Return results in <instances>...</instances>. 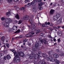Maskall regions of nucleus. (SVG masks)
<instances>
[{"label":"nucleus","instance_id":"09e8293b","mask_svg":"<svg viewBox=\"0 0 64 64\" xmlns=\"http://www.w3.org/2000/svg\"><path fill=\"white\" fill-rule=\"evenodd\" d=\"M53 26V24H50V26Z\"/></svg>","mask_w":64,"mask_h":64},{"label":"nucleus","instance_id":"052dcab7","mask_svg":"<svg viewBox=\"0 0 64 64\" xmlns=\"http://www.w3.org/2000/svg\"><path fill=\"white\" fill-rule=\"evenodd\" d=\"M4 49H5V48L6 47V46H5V45H4Z\"/></svg>","mask_w":64,"mask_h":64},{"label":"nucleus","instance_id":"f257e3e1","mask_svg":"<svg viewBox=\"0 0 64 64\" xmlns=\"http://www.w3.org/2000/svg\"><path fill=\"white\" fill-rule=\"evenodd\" d=\"M10 51L14 53L15 56L14 59V62L18 63L20 61V58H19L20 56H21L22 57L24 56V54L23 52H17L14 50L12 49L10 50Z\"/></svg>","mask_w":64,"mask_h":64},{"label":"nucleus","instance_id":"a19ab883","mask_svg":"<svg viewBox=\"0 0 64 64\" xmlns=\"http://www.w3.org/2000/svg\"><path fill=\"white\" fill-rule=\"evenodd\" d=\"M44 35V33H42L40 34V36H43Z\"/></svg>","mask_w":64,"mask_h":64},{"label":"nucleus","instance_id":"6ab92c4d","mask_svg":"<svg viewBox=\"0 0 64 64\" xmlns=\"http://www.w3.org/2000/svg\"><path fill=\"white\" fill-rule=\"evenodd\" d=\"M33 18H31L30 20V22L31 24H32L33 22Z\"/></svg>","mask_w":64,"mask_h":64},{"label":"nucleus","instance_id":"ea45409f","mask_svg":"<svg viewBox=\"0 0 64 64\" xmlns=\"http://www.w3.org/2000/svg\"><path fill=\"white\" fill-rule=\"evenodd\" d=\"M6 46H7V48H9V44H6Z\"/></svg>","mask_w":64,"mask_h":64},{"label":"nucleus","instance_id":"1a4fd4ad","mask_svg":"<svg viewBox=\"0 0 64 64\" xmlns=\"http://www.w3.org/2000/svg\"><path fill=\"white\" fill-rule=\"evenodd\" d=\"M29 18V16H26L24 17L23 19L24 20H28Z\"/></svg>","mask_w":64,"mask_h":64},{"label":"nucleus","instance_id":"6e6d98bb","mask_svg":"<svg viewBox=\"0 0 64 64\" xmlns=\"http://www.w3.org/2000/svg\"><path fill=\"white\" fill-rule=\"evenodd\" d=\"M62 29H64V26H63L62 27Z\"/></svg>","mask_w":64,"mask_h":64},{"label":"nucleus","instance_id":"72a5a7b5","mask_svg":"<svg viewBox=\"0 0 64 64\" xmlns=\"http://www.w3.org/2000/svg\"><path fill=\"white\" fill-rule=\"evenodd\" d=\"M21 30L22 31H23V30H24V26H22V29H21Z\"/></svg>","mask_w":64,"mask_h":64},{"label":"nucleus","instance_id":"ddd939ff","mask_svg":"<svg viewBox=\"0 0 64 64\" xmlns=\"http://www.w3.org/2000/svg\"><path fill=\"white\" fill-rule=\"evenodd\" d=\"M48 54L50 55H53V52L52 51H50L48 52Z\"/></svg>","mask_w":64,"mask_h":64},{"label":"nucleus","instance_id":"c9c22d12","mask_svg":"<svg viewBox=\"0 0 64 64\" xmlns=\"http://www.w3.org/2000/svg\"><path fill=\"white\" fill-rule=\"evenodd\" d=\"M28 40L27 39H25L23 40V41L24 42H26Z\"/></svg>","mask_w":64,"mask_h":64},{"label":"nucleus","instance_id":"7c9ffc66","mask_svg":"<svg viewBox=\"0 0 64 64\" xmlns=\"http://www.w3.org/2000/svg\"><path fill=\"white\" fill-rule=\"evenodd\" d=\"M24 9H25V8L24 7L21 8L20 9V10H24Z\"/></svg>","mask_w":64,"mask_h":64},{"label":"nucleus","instance_id":"37998d69","mask_svg":"<svg viewBox=\"0 0 64 64\" xmlns=\"http://www.w3.org/2000/svg\"><path fill=\"white\" fill-rule=\"evenodd\" d=\"M60 41H61V40H60V39H58V42H60Z\"/></svg>","mask_w":64,"mask_h":64},{"label":"nucleus","instance_id":"4c0bfd02","mask_svg":"<svg viewBox=\"0 0 64 64\" xmlns=\"http://www.w3.org/2000/svg\"><path fill=\"white\" fill-rule=\"evenodd\" d=\"M19 10H20V8L18 7H17L16 8V10L17 11H19Z\"/></svg>","mask_w":64,"mask_h":64},{"label":"nucleus","instance_id":"f8f14e48","mask_svg":"<svg viewBox=\"0 0 64 64\" xmlns=\"http://www.w3.org/2000/svg\"><path fill=\"white\" fill-rule=\"evenodd\" d=\"M55 10H53L51 9L50 11V14H53L54 13Z\"/></svg>","mask_w":64,"mask_h":64},{"label":"nucleus","instance_id":"393cba45","mask_svg":"<svg viewBox=\"0 0 64 64\" xmlns=\"http://www.w3.org/2000/svg\"><path fill=\"white\" fill-rule=\"evenodd\" d=\"M56 64H59V63H60V62H59L58 60H56Z\"/></svg>","mask_w":64,"mask_h":64},{"label":"nucleus","instance_id":"4468645a","mask_svg":"<svg viewBox=\"0 0 64 64\" xmlns=\"http://www.w3.org/2000/svg\"><path fill=\"white\" fill-rule=\"evenodd\" d=\"M38 25H40V26H41L42 27H45V25L44 24H41L39 22L38 23Z\"/></svg>","mask_w":64,"mask_h":64},{"label":"nucleus","instance_id":"49530a36","mask_svg":"<svg viewBox=\"0 0 64 64\" xmlns=\"http://www.w3.org/2000/svg\"><path fill=\"white\" fill-rule=\"evenodd\" d=\"M29 1V0H26L25 1V3H27V2Z\"/></svg>","mask_w":64,"mask_h":64},{"label":"nucleus","instance_id":"bb28decb","mask_svg":"<svg viewBox=\"0 0 64 64\" xmlns=\"http://www.w3.org/2000/svg\"><path fill=\"white\" fill-rule=\"evenodd\" d=\"M30 33V34L31 35V34H32V35H34V31Z\"/></svg>","mask_w":64,"mask_h":64},{"label":"nucleus","instance_id":"c756f323","mask_svg":"<svg viewBox=\"0 0 64 64\" xmlns=\"http://www.w3.org/2000/svg\"><path fill=\"white\" fill-rule=\"evenodd\" d=\"M20 31V30H18L15 33H19Z\"/></svg>","mask_w":64,"mask_h":64},{"label":"nucleus","instance_id":"13d9d810","mask_svg":"<svg viewBox=\"0 0 64 64\" xmlns=\"http://www.w3.org/2000/svg\"><path fill=\"white\" fill-rule=\"evenodd\" d=\"M15 23H17V20H16L15 22Z\"/></svg>","mask_w":64,"mask_h":64},{"label":"nucleus","instance_id":"a878e982","mask_svg":"<svg viewBox=\"0 0 64 64\" xmlns=\"http://www.w3.org/2000/svg\"><path fill=\"white\" fill-rule=\"evenodd\" d=\"M5 19V18H4V17H2L1 18V20L2 21H4Z\"/></svg>","mask_w":64,"mask_h":64},{"label":"nucleus","instance_id":"58836bf2","mask_svg":"<svg viewBox=\"0 0 64 64\" xmlns=\"http://www.w3.org/2000/svg\"><path fill=\"white\" fill-rule=\"evenodd\" d=\"M8 1L9 3H11L12 1V0H8Z\"/></svg>","mask_w":64,"mask_h":64},{"label":"nucleus","instance_id":"774afa93","mask_svg":"<svg viewBox=\"0 0 64 64\" xmlns=\"http://www.w3.org/2000/svg\"><path fill=\"white\" fill-rule=\"evenodd\" d=\"M50 29H51V30H50V31H52V29L50 28Z\"/></svg>","mask_w":64,"mask_h":64},{"label":"nucleus","instance_id":"2f4dec72","mask_svg":"<svg viewBox=\"0 0 64 64\" xmlns=\"http://www.w3.org/2000/svg\"><path fill=\"white\" fill-rule=\"evenodd\" d=\"M22 20H19L18 24H21V23H22Z\"/></svg>","mask_w":64,"mask_h":64},{"label":"nucleus","instance_id":"f3484780","mask_svg":"<svg viewBox=\"0 0 64 64\" xmlns=\"http://www.w3.org/2000/svg\"><path fill=\"white\" fill-rule=\"evenodd\" d=\"M38 46H39V44L37 43V42H36V43L35 44V46L36 48H38Z\"/></svg>","mask_w":64,"mask_h":64},{"label":"nucleus","instance_id":"5fc2aeb1","mask_svg":"<svg viewBox=\"0 0 64 64\" xmlns=\"http://www.w3.org/2000/svg\"><path fill=\"white\" fill-rule=\"evenodd\" d=\"M56 40V39L54 38V41H55Z\"/></svg>","mask_w":64,"mask_h":64},{"label":"nucleus","instance_id":"7ed1b4c3","mask_svg":"<svg viewBox=\"0 0 64 64\" xmlns=\"http://www.w3.org/2000/svg\"><path fill=\"white\" fill-rule=\"evenodd\" d=\"M11 22H12V19L10 18H8L6 19L4 23H2V24L4 26L6 27L7 28H8L9 27V24Z\"/></svg>","mask_w":64,"mask_h":64},{"label":"nucleus","instance_id":"2eb2a0df","mask_svg":"<svg viewBox=\"0 0 64 64\" xmlns=\"http://www.w3.org/2000/svg\"><path fill=\"white\" fill-rule=\"evenodd\" d=\"M11 11H12V10H11L10 12H8L6 13V15L7 16H9L10 15V12H11Z\"/></svg>","mask_w":64,"mask_h":64},{"label":"nucleus","instance_id":"de8ad7c7","mask_svg":"<svg viewBox=\"0 0 64 64\" xmlns=\"http://www.w3.org/2000/svg\"><path fill=\"white\" fill-rule=\"evenodd\" d=\"M56 51L57 52H59V50H58V49H57L56 50Z\"/></svg>","mask_w":64,"mask_h":64},{"label":"nucleus","instance_id":"39448f33","mask_svg":"<svg viewBox=\"0 0 64 64\" xmlns=\"http://www.w3.org/2000/svg\"><path fill=\"white\" fill-rule=\"evenodd\" d=\"M60 14H57L56 15L54 16L53 19L54 20H57L60 17Z\"/></svg>","mask_w":64,"mask_h":64},{"label":"nucleus","instance_id":"3c124183","mask_svg":"<svg viewBox=\"0 0 64 64\" xmlns=\"http://www.w3.org/2000/svg\"><path fill=\"white\" fill-rule=\"evenodd\" d=\"M58 29H60V26H59L58 27Z\"/></svg>","mask_w":64,"mask_h":64},{"label":"nucleus","instance_id":"79ce46f5","mask_svg":"<svg viewBox=\"0 0 64 64\" xmlns=\"http://www.w3.org/2000/svg\"><path fill=\"white\" fill-rule=\"evenodd\" d=\"M7 58L6 56H5L4 57V59L5 60H6V59H7Z\"/></svg>","mask_w":64,"mask_h":64},{"label":"nucleus","instance_id":"0eeeda50","mask_svg":"<svg viewBox=\"0 0 64 64\" xmlns=\"http://www.w3.org/2000/svg\"><path fill=\"white\" fill-rule=\"evenodd\" d=\"M40 40L42 44H44H44H47V42L45 40H43L42 38H40Z\"/></svg>","mask_w":64,"mask_h":64},{"label":"nucleus","instance_id":"a18cd8bd","mask_svg":"<svg viewBox=\"0 0 64 64\" xmlns=\"http://www.w3.org/2000/svg\"><path fill=\"white\" fill-rule=\"evenodd\" d=\"M13 0L14 2H18V1H19V0Z\"/></svg>","mask_w":64,"mask_h":64},{"label":"nucleus","instance_id":"4be33fe9","mask_svg":"<svg viewBox=\"0 0 64 64\" xmlns=\"http://www.w3.org/2000/svg\"><path fill=\"white\" fill-rule=\"evenodd\" d=\"M34 54H32L31 55V56L30 57V58L31 59H33V57H34Z\"/></svg>","mask_w":64,"mask_h":64},{"label":"nucleus","instance_id":"c85d7f7f","mask_svg":"<svg viewBox=\"0 0 64 64\" xmlns=\"http://www.w3.org/2000/svg\"><path fill=\"white\" fill-rule=\"evenodd\" d=\"M28 36H29L28 37H32V36L30 34V33L28 34Z\"/></svg>","mask_w":64,"mask_h":64},{"label":"nucleus","instance_id":"603ef678","mask_svg":"<svg viewBox=\"0 0 64 64\" xmlns=\"http://www.w3.org/2000/svg\"><path fill=\"white\" fill-rule=\"evenodd\" d=\"M54 45H57V44L56 43L54 44Z\"/></svg>","mask_w":64,"mask_h":64},{"label":"nucleus","instance_id":"cd10ccee","mask_svg":"<svg viewBox=\"0 0 64 64\" xmlns=\"http://www.w3.org/2000/svg\"><path fill=\"white\" fill-rule=\"evenodd\" d=\"M45 24L46 25H50V22H48L47 23V22H45Z\"/></svg>","mask_w":64,"mask_h":64},{"label":"nucleus","instance_id":"f03ea898","mask_svg":"<svg viewBox=\"0 0 64 64\" xmlns=\"http://www.w3.org/2000/svg\"><path fill=\"white\" fill-rule=\"evenodd\" d=\"M42 56L44 57V58H45L46 57H47V54H45V53L41 54V52H39L38 53V54H36L35 56L34 57V59H39L40 57H42Z\"/></svg>","mask_w":64,"mask_h":64},{"label":"nucleus","instance_id":"bf43d9fd","mask_svg":"<svg viewBox=\"0 0 64 64\" xmlns=\"http://www.w3.org/2000/svg\"><path fill=\"white\" fill-rule=\"evenodd\" d=\"M7 52V50H6L4 51V52Z\"/></svg>","mask_w":64,"mask_h":64},{"label":"nucleus","instance_id":"b1692460","mask_svg":"<svg viewBox=\"0 0 64 64\" xmlns=\"http://www.w3.org/2000/svg\"><path fill=\"white\" fill-rule=\"evenodd\" d=\"M59 55L60 56H62L63 55L64 56V53H62L60 52L59 53Z\"/></svg>","mask_w":64,"mask_h":64},{"label":"nucleus","instance_id":"473e14b6","mask_svg":"<svg viewBox=\"0 0 64 64\" xmlns=\"http://www.w3.org/2000/svg\"><path fill=\"white\" fill-rule=\"evenodd\" d=\"M34 1H36L37 2V1H38V2H41V1H42V0H34Z\"/></svg>","mask_w":64,"mask_h":64},{"label":"nucleus","instance_id":"c03bdc74","mask_svg":"<svg viewBox=\"0 0 64 64\" xmlns=\"http://www.w3.org/2000/svg\"><path fill=\"white\" fill-rule=\"evenodd\" d=\"M42 9H43V8L42 7H41L40 8V10H42Z\"/></svg>","mask_w":64,"mask_h":64},{"label":"nucleus","instance_id":"f704fd0d","mask_svg":"<svg viewBox=\"0 0 64 64\" xmlns=\"http://www.w3.org/2000/svg\"><path fill=\"white\" fill-rule=\"evenodd\" d=\"M40 32V30H36V33H39Z\"/></svg>","mask_w":64,"mask_h":64},{"label":"nucleus","instance_id":"412c9836","mask_svg":"<svg viewBox=\"0 0 64 64\" xmlns=\"http://www.w3.org/2000/svg\"><path fill=\"white\" fill-rule=\"evenodd\" d=\"M6 56L7 58V59H8V60H9V59L11 58V56H10L9 55H8Z\"/></svg>","mask_w":64,"mask_h":64},{"label":"nucleus","instance_id":"864d4df0","mask_svg":"<svg viewBox=\"0 0 64 64\" xmlns=\"http://www.w3.org/2000/svg\"><path fill=\"white\" fill-rule=\"evenodd\" d=\"M20 38H22L23 37V36H22L20 35Z\"/></svg>","mask_w":64,"mask_h":64},{"label":"nucleus","instance_id":"69168bd1","mask_svg":"<svg viewBox=\"0 0 64 64\" xmlns=\"http://www.w3.org/2000/svg\"><path fill=\"white\" fill-rule=\"evenodd\" d=\"M50 5H52V3H51L50 4Z\"/></svg>","mask_w":64,"mask_h":64},{"label":"nucleus","instance_id":"dca6fc26","mask_svg":"<svg viewBox=\"0 0 64 64\" xmlns=\"http://www.w3.org/2000/svg\"><path fill=\"white\" fill-rule=\"evenodd\" d=\"M12 29L14 30H16L17 29V26H14L12 28Z\"/></svg>","mask_w":64,"mask_h":64},{"label":"nucleus","instance_id":"4d7b16f0","mask_svg":"<svg viewBox=\"0 0 64 64\" xmlns=\"http://www.w3.org/2000/svg\"><path fill=\"white\" fill-rule=\"evenodd\" d=\"M42 44L41 43H40V44H39V45L40 46H41V45H42V44Z\"/></svg>","mask_w":64,"mask_h":64},{"label":"nucleus","instance_id":"e433bc0d","mask_svg":"<svg viewBox=\"0 0 64 64\" xmlns=\"http://www.w3.org/2000/svg\"><path fill=\"white\" fill-rule=\"evenodd\" d=\"M3 55H4V54H3L0 53V58L1 56H3Z\"/></svg>","mask_w":64,"mask_h":64},{"label":"nucleus","instance_id":"9b49d317","mask_svg":"<svg viewBox=\"0 0 64 64\" xmlns=\"http://www.w3.org/2000/svg\"><path fill=\"white\" fill-rule=\"evenodd\" d=\"M28 28H33V29H34V28L36 27V26H35V25H34V24H32L31 27H30V26H28Z\"/></svg>","mask_w":64,"mask_h":64},{"label":"nucleus","instance_id":"6e6552de","mask_svg":"<svg viewBox=\"0 0 64 64\" xmlns=\"http://www.w3.org/2000/svg\"><path fill=\"white\" fill-rule=\"evenodd\" d=\"M56 23H58L57 24H61V23H62V19L60 18L59 19L58 22H56Z\"/></svg>","mask_w":64,"mask_h":64},{"label":"nucleus","instance_id":"aec40b11","mask_svg":"<svg viewBox=\"0 0 64 64\" xmlns=\"http://www.w3.org/2000/svg\"><path fill=\"white\" fill-rule=\"evenodd\" d=\"M42 5H44V2H40L38 4L39 6H42Z\"/></svg>","mask_w":64,"mask_h":64},{"label":"nucleus","instance_id":"8fccbe9b","mask_svg":"<svg viewBox=\"0 0 64 64\" xmlns=\"http://www.w3.org/2000/svg\"><path fill=\"white\" fill-rule=\"evenodd\" d=\"M26 37H29V36H28V34H26Z\"/></svg>","mask_w":64,"mask_h":64},{"label":"nucleus","instance_id":"e2e57ef3","mask_svg":"<svg viewBox=\"0 0 64 64\" xmlns=\"http://www.w3.org/2000/svg\"><path fill=\"white\" fill-rule=\"evenodd\" d=\"M21 47H22V48H23V46H21Z\"/></svg>","mask_w":64,"mask_h":64},{"label":"nucleus","instance_id":"a211bd4d","mask_svg":"<svg viewBox=\"0 0 64 64\" xmlns=\"http://www.w3.org/2000/svg\"><path fill=\"white\" fill-rule=\"evenodd\" d=\"M15 17L18 20L19 19V15L18 14H17L15 15Z\"/></svg>","mask_w":64,"mask_h":64},{"label":"nucleus","instance_id":"680f3d73","mask_svg":"<svg viewBox=\"0 0 64 64\" xmlns=\"http://www.w3.org/2000/svg\"><path fill=\"white\" fill-rule=\"evenodd\" d=\"M59 34L60 35V36H61V33H60Z\"/></svg>","mask_w":64,"mask_h":64},{"label":"nucleus","instance_id":"5701e85b","mask_svg":"<svg viewBox=\"0 0 64 64\" xmlns=\"http://www.w3.org/2000/svg\"><path fill=\"white\" fill-rule=\"evenodd\" d=\"M4 38H5V37L4 36H2L1 38V39L3 42H4Z\"/></svg>","mask_w":64,"mask_h":64},{"label":"nucleus","instance_id":"423d86ee","mask_svg":"<svg viewBox=\"0 0 64 64\" xmlns=\"http://www.w3.org/2000/svg\"><path fill=\"white\" fill-rule=\"evenodd\" d=\"M37 4V1L36 0H34V1L32 2L30 4L28 3V4L26 6L28 7L32 5L33 6H34V5H36Z\"/></svg>","mask_w":64,"mask_h":64},{"label":"nucleus","instance_id":"9d476101","mask_svg":"<svg viewBox=\"0 0 64 64\" xmlns=\"http://www.w3.org/2000/svg\"><path fill=\"white\" fill-rule=\"evenodd\" d=\"M54 56L55 58H58L59 57V55L57 54H54Z\"/></svg>","mask_w":64,"mask_h":64},{"label":"nucleus","instance_id":"0e129e2a","mask_svg":"<svg viewBox=\"0 0 64 64\" xmlns=\"http://www.w3.org/2000/svg\"><path fill=\"white\" fill-rule=\"evenodd\" d=\"M49 37L50 38H52V37H51V36H49Z\"/></svg>","mask_w":64,"mask_h":64},{"label":"nucleus","instance_id":"20e7f679","mask_svg":"<svg viewBox=\"0 0 64 64\" xmlns=\"http://www.w3.org/2000/svg\"><path fill=\"white\" fill-rule=\"evenodd\" d=\"M47 60L48 61H50V62H54L55 60V58H54L53 57L50 56H49L47 58Z\"/></svg>","mask_w":64,"mask_h":64},{"label":"nucleus","instance_id":"338daca9","mask_svg":"<svg viewBox=\"0 0 64 64\" xmlns=\"http://www.w3.org/2000/svg\"><path fill=\"white\" fill-rule=\"evenodd\" d=\"M25 43H23V45H25Z\"/></svg>","mask_w":64,"mask_h":64}]
</instances>
